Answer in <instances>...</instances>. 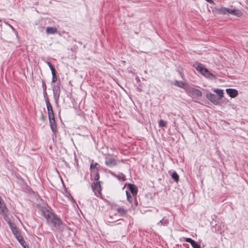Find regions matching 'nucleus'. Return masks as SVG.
Masks as SVG:
<instances>
[{
	"label": "nucleus",
	"mask_w": 248,
	"mask_h": 248,
	"mask_svg": "<svg viewBox=\"0 0 248 248\" xmlns=\"http://www.w3.org/2000/svg\"><path fill=\"white\" fill-rule=\"evenodd\" d=\"M105 164L109 167H113L117 164L116 160L109 155L105 157Z\"/></svg>",
	"instance_id": "423d86ee"
},
{
	"label": "nucleus",
	"mask_w": 248,
	"mask_h": 248,
	"mask_svg": "<svg viewBox=\"0 0 248 248\" xmlns=\"http://www.w3.org/2000/svg\"><path fill=\"white\" fill-rule=\"evenodd\" d=\"M19 243L20 244V245L24 248H29L28 247H27L26 245L25 241L24 240L23 237L20 238L19 239H17Z\"/></svg>",
	"instance_id": "5701e85b"
},
{
	"label": "nucleus",
	"mask_w": 248,
	"mask_h": 248,
	"mask_svg": "<svg viewBox=\"0 0 248 248\" xmlns=\"http://www.w3.org/2000/svg\"><path fill=\"white\" fill-rule=\"evenodd\" d=\"M111 173L113 176L116 177L120 181H124L125 180V175L122 173H119L118 174H114L113 172Z\"/></svg>",
	"instance_id": "f3484780"
},
{
	"label": "nucleus",
	"mask_w": 248,
	"mask_h": 248,
	"mask_svg": "<svg viewBox=\"0 0 248 248\" xmlns=\"http://www.w3.org/2000/svg\"><path fill=\"white\" fill-rule=\"evenodd\" d=\"M216 10L218 12V14L221 15H226L227 14V8L224 7L216 8Z\"/></svg>",
	"instance_id": "aec40b11"
},
{
	"label": "nucleus",
	"mask_w": 248,
	"mask_h": 248,
	"mask_svg": "<svg viewBox=\"0 0 248 248\" xmlns=\"http://www.w3.org/2000/svg\"><path fill=\"white\" fill-rule=\"evenodd\" d=\"M182 240L190 243L193 248H201L200 245L198 244L195 241L190 238L183 237Z\"/></svg>",
	"instance_id": "f8f14e48"
},
{
	"label": "nucleus",
	"mask_w": 248,
	"mask_h": 248,
	"mask_svg": "<svg viewBox=\"0 0 248 248\" xmlns=\"http://www.w3.org/2000/svg\"><path fill=\"white\" fill-rule=\"evenodd\" d=\"M185 91L190 96H201L202 95L201 91L190 86L186 87Z\"/></svg>",
	"instance_id": "7ed1b4c3"
},
{
	"label": "nucleus",
	"mask_w": 248,
	"mask_h": 248,
	"mask_svg": "<svg viewBox=\"0 0 248 248\" xmlns=\"http://www.w3.org/2000/svg\"><path fill=\"white\" fill-rule=\"evenodd\" d=\"M174 85L177 87H180L182 88H184L185 90V88L188 86H186L184 82H183L182 81H175L174 83Z\"/></svg>",
	"instance_id": "4be33fe9"
},
{
	"label": "nucleus",
	"mask_w": 248,
	"mask_h": 248,
	"mask_svg": "<svg viewBox=\"0 0 248 248\" xmlns=\"http://www.w3.org/2000/svg\"><path fill=\"white\" fill-rule=\"evenodd\" d=\"M42 213L44 217L46 218V221L48 223H49L50 221L55 215L50 210L46 209L44 210Z\"/></svg>",
	"instance_id": "0eeeda50"
},
{
	"label": "nucleus",
	"mask_w": 248,
	"mask_h": 248,
	"mask_svg": "<svg viewBox=\"0 0 248 248\" xmlns=\"http://www.w3.org/2000/svg\"><path fill=\"white\" fill-rule=\"evenodd\" d=\"M206 96L207 98L211 101L213 104L215 105L218 104V100L215 94L211 93H207Z\"/></svg>",
	"instance_id": "9b49d317"
},
{
	"label": "nucleus",
	"mask_w": 248,
	"mask_h": 248,
	"mask_svg": "<svg viewBox=\"0 0 248 248\" xmlns=\"http://www.w3.org/2000/svg\"><path fill=\"white\" fill-rule=\"evenodd\" d=\"M13 233L17 240L22 237L18 230L15 231L14 232H13Z\"/></svg>",
	"instance_id": "b1692460"
},
{
	"label": "nucleus",
	"mask_w": 248,
	"mask_h": 248,
	"mask_svg": "<svg viewBox=\"0 0 248 248\" xmlns=\"http://www.w3.org/2000/svg\"><path fill=\"white\" fill-rule=\"evenodd\" d=\"M158 125L159 127H165L166 126V123L164 120L161 119L159 120L158 123Z\"/></svg>",
	"instance_id": "cd10ccee"
},
{
	"label": "nucleus",
	"mask_w": 248,
	"mask_h": 248,
	"mask_svg": "<svg viewBox=\"0 0 248 248\" xmlns=\"http://www.w3.org/2000/svg\"><path fill=\"white\" fill-rule=\"evenodd\" d=\"M227 14H230L234 16H238L240 15L239 10L235 9H229L227 8Z\"/></svg>",
	"instance_id": "a211bd4d"
},
{
	"label": "nucleus",
	"mask_w": 248,
	"mask_h": 248,
	"mask_svg": "<svg viewBox=\"0 0 248 248\" xmlns=\"http://www.w3.org/2000/svg\"><path fill=\"white\" fill-rule=\"evenodd\" d=\"M213 91L217 94L220 99L222 98L224 96L223 90L220 89H214Z\"/></svg>",
	"instance_id": "6ab92c4d"
},
{
	"label": "nucleus",
	"mask_w": 248,
	"mask_h": 248,
	"mask_svg": "<svg viewBox=\"0 0 248 248\" xmlns=\"http://www.w3.org/2000/svg\"><path fill=\"white\" fill-rule=\"evenodd\" d=\"M193 66L204 77L210 79H215V76L206 68L202 64L196 62L194 64Z\"/></svg>",
	"instance_id": "f257e3e1"
},
{
	"label": "nucleus",
	"mask_w": 248,
	"mask_h": 248,
	"mask_svg": "<svg viewBox=\"0 0 248 248\" xmlns=\"http://www.w3.org/2000/svg\"><path fill=\"white\" fill-rule=\"evenodd\" d=\"M50 128H51L52 132L54 133H55L56 132H57V128L56 124H51V125H50Z\"/></svg>",
	"instance_id": "c85d7f7f"
},
{
	"label": "nucleus",
	"mask_w": 248,
	"mask_h": 248,
	"mask_svg": "<svg viewBox=\"0 0 248 248\" xmlns=\"http://www.w3.org/2000/svg\"><path fill=\"white\" fill-rule=\"evenodd\" d=\"M98 164L96 162L92 161L90 165V168L91 170V175L95 180H98L99 179V176L98 174V168L97 166Z\"/></svg>",
	"instance_id": "f03ea898"
},
{
	"label": "nucleus",
	"mask_w": 248,
	"mask_h": 248,
	"mask_svg": "<svg viewBox=\"0 0 248 248\" xmlns=\"http://www.w3.org/2000/svg\"><path fill=\"white\" fill-rule=\"evenodd\" d=\"M116 211L121 216H124L127 213V210L125 209L123 207L117 208Z\"/></svg>",
	"instance_id": "412c9836"
},
{
	"label": "nucleus",
	"mask_w": 248,
	"mask_h": 248,
	"mask_svg": "<svg viewBox=\"0 0 248 248\" xmlns=\"http://www.w3.org/2000/svg\"><path fill=\"white\" fill-rule=\"evenodd\" d=\"M8 224L10 227L11 231H12V232H14L15 231L18 230L17 229V228L16 227V225L14 223H12L11 222L9 221Z\"/></svg>",
	"instance_id": "393cba45"
},
{
	"label": "nucleus",
	"mask_w": 248,
	"mask_h": 248,
	"mask_svg": "<svg viewBox=\"0 0 248 248\" xmlns=\"http://www.w3.org/2000/svg\"><path fill=\"white\" fill-rule=\"evenodd\" d=\"M169 223V221H168V220L167 219H162V220H160L158 223V225H167L168 223Z\"/></svg>",
	"instance_id": "7c9ffc66"
},
{
	"label": "nucleus",
	"mask_w": 248,
	"mask_h": 248,
	"mask_svg": "<svg viewBox=\"0 0 248 248\" xmlns=\"http://www.w3.org/2000/svg\"><path fill=\"white\" fill-rule=\"evenodd\" d=\"M49 122L50 124V125L51 124H56L55 120V117L54 116H50L48 117Z\"/></svg>",
	"instance_id": "bb28decb"
},
{
	"label": "nucleus",
	"mask_w": 248,
	"mask_h": 248,
	"mask_svg": "<svg viewBox=\"0 0 248 248\" xmlns=\"http://www.w3.org/2000/svg\"><path fill=\"white\" fill-rule=\"evenodd\" d=\"M53 92L54 98L55 99L56 101H57L59 98L61 93V89L60 85H58L54 86L53 87Z\"/></svg>",
	"instance_id": "6e6552de"
},
{
	"label": "nucleus",
	"mask_w": 248,
	"mask_h": 248,
	"mask_svg": "<svg viewBox=\"0 0 248 248\" xmlns=\"http://www.w3.org/2000/svg\"><path fill=\"white\" fill-rule=\"evenodd\" d=\"M47 110V113L48 115V117L50 116H54V114L53 113V110L52 109V107L50 104V103L49 101V100L47 98H46L45 100Z\"/></svg>",
	"instance_id": "1a4fd4ad"
},
{
	"label": "nucleus",
	"mask_w": 248,
	"mask_h": 248,
	"mask_svg": "<svg viewBox=\"0 0 248 248\" xmlns=\"http://www.w3.org/2000/svg\"><path fill=\"white\" fill-rule=\"evenodd\" d=\"M171 177L176 182H178L179 180V175L176 172H173L171 174Z\"/></svg>",
	"instance_id": "a878e982"
},
{
	"label": "nucleus",
	"mask_w": 248,
	"mask_h": 248,
	"mask_svg": "<svg viewBox=\"0 0 248 248\" xmlns=\"http://www.w3.org/2000/svg\"><path fill=\"white\" fill-rule=\"evenodd\" d=\"M52 78V82L54 83L57 80V77L56 76L55 71L51 72Z\"/></svg>",
	"instance_id": "c756f323"
},
{
	"label": "nucleus",
	"mask_w": 248,
	"mask_h": 248,
	"mask_svg": "<svg viewBox=\"0 0 248 248\" xmlns=\"http://www.w3.org/2000/svg\"><path fill=\"white\" fill-rule=\"evenodd\" d=\"M49 223H52L55 226H60L62 223L61 220L56 215H54L50 221Z\"/></svg>",
	"instance_id": "9d476101"
},
{
	"label": "nucleus",
	"mask_w": 248,
	"mask_h": 248,
	"mask_svg": "<svg viewBox=\"0 0 248 248\" xmlns=\"http://www.w3.org/2000/svg\"><path fill=\"white\" fill-rule=\"evenodd\" d=\"M42 87L43 88L44 93L46 95V86L44 82H43V83H42Z\"/></svg>",
	"instance_id": "473e14b6"
},
{
	"label": "nucleus",
	"mask_w": 248,
	"mask_h": 248,
	"mask_svg": "<svg viewBox=\"0 0 248 248\" xmlns=\"http://www.w3.org/2000/svg\"><path fill=\"white\" fill-rule=\"evenodd\" d=\"M7 213V209L5 206L4 202L2 201L0 203V214L3 216H6Z\"/></svg>",
	"instance_id": "2eb2a0df"
},
{
	"label": "nucleus",
	"mask_w": 248,
	"mask_h": 248,
	"mask_svg": "<svg viewBox=\"0 0 248 248\" xmlns=\"http://www.w3.org/2000/svg\"><path fill=\"white\" fill-rule=\"evenodd\" d=\"M9 25V26L10 27V28H11V29H12L13 30H14V28H13L11 25Z\"/></svg>",
	"instance_id": "c9c22d12"
},
{
	"label": "nucleus",
	"mask_w": 248,
	"mask_h": 248,
	"mask_svg": "<svg viewBox=\"0 0 248 248\" xmlns=\"http://www.w3.org/2000/svg\"><path fill=\"white\" fill-rule=\"evenodd\" d=\"M95 182L92 186V189L94 192L95 195L99 197L101 196V188L100 182L98 180H95Z\"/></svg>",
	"instance_id": "20e7f679"
},
{
	"label": "nucleus",
	"mask_w": 248,
	"mask_h": 248,
	"mask_svg": "<svg viewBox=\"0 0 248 248\" xmlns=\"http://www.w3.org/2000/svg\"><path fill=\"white\" fill-rule=\"evenodd\" d=\"M70 197H69V198L71 200V202H74V199L73 198V197L72 196H71L70 195H69Z\"/></svg>",
	"instance_id": "72a5a7b5"
},
{
	"label": "nucleus",
	"mask_w": 248,
	"mask_h": 248,
	"mask_svg": "<svg viewBox=\"0 0 248 248\" xmlns=\"http://www.w3.org/2000/svg\"><path fill=\"white\" fill-rule=\"evenodd\" d=\"M57 29L55 27H48L46 28V33L48 34H54L57 32Z\"/></svg>",
	"instance_id": "dca6fc26"
},
{
	"label": "nucleus",
	"mask_w": 248,
	"mask_h": 248,
	"mask_svg": "<svg viewBox=\"0 0 248 248\" xmlns=\"http://www.w3.org/2000/svg\"><path fill=\"white\" fill-rule=\"evenodd\" d=\"M127 187L129 189L130 191L132 193V196L134 197L136 196L137 194V187L133 184H129L127 185Z\"/></svg>",
	"instance_id": "4468645a"
},
{
	"label": "nucleus",
	"mask_w": 248,
	"mask_h": 248,
	"mask_svg": "<svg viewBox=\"0 0 248 248\" xmlns=\"http://www.w3.org/2000/svg\"><path fill=\"white\" fill-rule=\"evenodd\" d=\"M126 198L128 202L131 204V207L134 208L138 205V202L137 201L136 196L134 197L131 196L130 193L126 191Z\"/></svg>",
	"instance_id": "39448f33"
},
{
	"label": "nucleus",
	"mask_w": 248,
	"mask_h": 248,
	"mask_svg": "<svg viewBox=\"0 0 248 248\" xmlns=\"http://www.w3.org/2000/svg\"><path fill=\"white\" fill-rule=\"evenodd\" d=\"M46 63H47V64L50 68L51 72L55 71L54 67L52 65V64H51V63L49 62L46 61Z\"/></svg>",
	"instance_id": "2f4dec72"
},
{
	"label": "nucleus",
	"mask_w": 248,
	"mask_h": 248,
	"mask_svg": "<svg viewBox=\"0 0 248 248\" xmlns=\"http://www.w3.org/2000/svg\"><path fill=\"white\" fill-rule=\"evenodd\" d=\"M227 93L232 98L236 97L238 93L236 90L234 89L228 88L226 90Z\"/></svg>",
	"instance_id": "ddd939ff"
},
{
	"label": "nucleus",
	"mask_w": 248,
	"mask_h": 248,
	"mask_svg": "<svg viewBox=\"0 0 248 248\" xmlns=\"http://www.w3.org/2000/svg\"><path fill=\"white\" fill-rule=\"evenodd\" d=\"M206 1H207L208 2H209V3H213V0H206Z\"/></svg>",
	"instance_id": "f704fd0d"
}]
</instances>
